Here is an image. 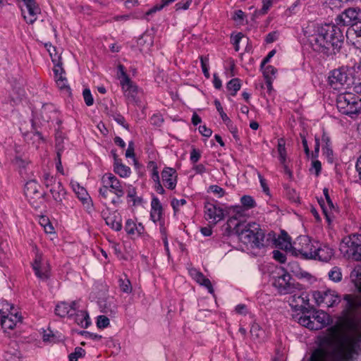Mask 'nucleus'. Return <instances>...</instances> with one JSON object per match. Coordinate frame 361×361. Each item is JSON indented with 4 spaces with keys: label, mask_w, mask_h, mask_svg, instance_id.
<instances>
[{
    "label": "nucleus",
    "mask_w": 361,
    "mask_h": 361,
    "mask_svg": "<svg viewBox=\"0 0 361 361\" xmlns=\"http://www.w3.org/2000/svg\"><path fill=\"white\" fill-rule=\"evenodd\" d=\"M337 25L342 26H350L361 23V8L359 7H350L345 9L336 18Z\"/></svg>",
    "instance_id": "6"
},
{
    "label": "nucleus",
    "mask_w": 361,
    "mask_h": 361,
    "mask_svg": "<svg viewBox=\"0 0 361 361\" xmlns=\"http://www.w3.org/2000/svg\"><path fill=\"white\" fill-rule=\"evenodd\" d=\"M23 1L26 11L22 9V15L27 23L32 24L37 20V16L40 13V8L35 0H23Z\"/></svg>",
    "instance_id": "12"
},
{
    "label": "nucleus",
    "mask_w": 361,
    "mask_h": 361,
    "mask_svg": "<svg viewBox=\"0 0 361 361\" xmlns=\"http://www.w3.org/2000/svg\"><path fill=\"white\" fill-rule=\"evenodd\" d=\"M153 165V171L152 174V178L156 183L155 190L159 194H164L165 190L161 183L159 172L157 171V166L154 162H151Z\"/></svg>",
    "instance_id": "29"
},
{
    "label": "nucleus",
    "mask_w": 361,
    "mask_h": 361,
    "mask_svg": "<svg viewBox=\"0 0 361 361\" xmlns=\"http://www.w3.org/2000/svg\"><path fill=\"white\" fill-rule=\"evenodd\" d=\"M204 213L206 219L209 220L214 224H216L224 218V210L210 202L205 203Z\"/></svg>",
    "instance_id": "13"
},
{
    "label": "nucleus",
    "mask_w": 361,
    "mask_h": 361,
    "mask_svg": "<svg viewBox=\"0 0 361 361\" xmlns=\"http://www.w3.org/2000/svg\"><path fill=\"white\" fill-rule=\"evenodd\" d=\"M134 143L133 141L129 142L128 149L126 152V157L127 158H134L135 152H134Z\"/></svg>",
    "instance_id": "58"
},
{
    "label": "nucleus",
    "mask_w": 361,
    "mask_h": 361,
    "mask_svg": "<svg viewBox=\"0 0 361 361\" xmlns=\"http://www.w3.org/2000/svg\"><path fill=\"white\" fill-rule=\"evenodd\" d=\"M236 221V218H230L226 223V229H231L232 226H234L237 229L236 232L240 240L251 248L260 249L270 245L285 250L291 247L290 238L284 231H282L281 234L276 238L274 231H270L265 235L264 231L257 223H249L241 229V226Z\"/></svg>",
    "instance_id": "2"
},
{
    "label": "nucleus",
    "mask_w": 361,
    "mask_h": 361,
    "mask_svg": "<svg viewBox=\"0 0 361 361\" xmlns=\"http://www.w3.org/2000/svg\"><path fill=\"white\" fill-rule=\"evenodd\" d=\"M110 192H111V190L107 184H103V185L99 189V196L104 200L108 198Z\"/></svg>",
    "instance_id": "52"
},
{
    "label": "nucleus",
    "mask_w": 361,
    "mask_h": 361,
    "mask_svg": "<svg viewBox=\"0 0 361 361\" xmlns=\"http://www.w3.org/2000/svg\"><path fill=\"white\" fill-rule=\"evenodd\" d=\"M114 172L122 178H127L131 173L130 168L124 164H119L118 166H114Z\"/></svg>",
    "instance_id": "33"
},
{
    "label": "nucleus",
    "mask_w": 361,
    "mask_h": 361,
    "mask_svg": "<svg viewBox=\"0 0 361 361\" xmlns=\"http://www.w3.org/2000/svg\"><path fill=\"white\" fill-rule=\"evenodd\" d=\"M226 125L227 126L228 128L229 129L230 132L232 133L233 136L238 139V129L233 124V122L230 119V123L228 122H224Z\"/></svg>",
    "instance_id": "59"
},
{
    "label": "nucleus",
    "mask_w": 361,
    "mask_h": 361,
    "mask_svg": "<svg viewBox=\"0 0 361 361\" xmlns=\"http://www.w3.org/2000/svg\"><path fill=\"white\" fill-rule=\"evenodd\" d=\"M71 319H73L75 323L85 329L87 328L91 324L88 313L84 310H79L78 306L77 311Z\"/></svg>",
    "instance_id": "22"
},
{
    "label": "nucleus",
    "mask_w": 361,
    "mask_h": 361,
    "mask_svg": "<svg viewBox=\"0 0 361 361\" xmlns=\"http://www.w3.org/2000/svg\"><path fill=\"white\" fill-rule=\"evenodd\" d=\"M54 76H57L61 73H64V70L62 68V63L59 61L54 67Z\"/></svg>",
    "instance_id": "63"
},
{
    "label": "nucleus",
    "mask_w": 361,
    "mask_h": 361,
    "mask_svg": "<svg viewBox=\"0 0 361 361\" xmlns=\"http://www.w3.org/2000/svg\"><path fill=\"white\" fill-rule=\"evenodd\" d=\"M214 105L216 108L217 111L219 113L220 116L224 122L230 123V118L226 115V114L224 111L223 107L221 104V102L218 99L214 100Z\"/></svg>",
    "instance_id": "45"
},
{
    "label": "nucleus",
    "mask_w": 361,
    "mask_h": 361,
    "mask_svg": "<svg viewBox=\"0 0 361 361\" xmlns=\"http://www.w3.org/2000/svg\"><path fill=\"white\" fill-rule=\"evenodd\" d=\"M323 193H324V195L326 200V204H325L324 202L322 204L320 201H319V204L322 208L323 213L326 216V218L327 219L328 221H330L331 212L334 209H335V207H334V203L329 196V190L326 188H324Z\"/></svg>",
    "instance_id": "24"
},
{
    "label": "nucleus",
    "mask_w": 361,
    "mask_h": 361,
    "mask_svg": "<svg viewBox=\"0 0 361 361\" xmlns=\"http://www.w3.org/2000/svg\"><path fill=\"white\" fill-rule=\"evenodd\" d=\"M185 204H186V200L184 199H181V200L173 199L171 201V206H172L174 212H177L180 206H183Z\"/></svg>",
    "instance_id": "56"
},
{
    "label": "nucleus",
    "mask_w": 361,
    "mask_h": 361,
    "mask_svg": "<svg viewBox=\"0 0 361 361\" xmlns=\"http://www.w3.org/2000/svg\"><path fill=\"white\" fill-rule=\"evenodd\" d=\"M105 221L108 226L116 231H119L122 228V224L121 220H117L115 216H107L105 219Z\"/></svg>",
    "instance_id": "34"
},
{
    "label": "nucleus",
    "mask_w": 361,
    "mask_h": 361,
    "mask_svg": "<svg viewBox=\"0 0 361 361\" xmlns=\"http://www.w3.org/2000/svg\"><path fill=\"white\" fill-rule=\"evenodd\" d=\"M314 251L315 255H314L312 259H318L322 262H329L334 254V250L326 245H321L319 247L315 246Z\"/></svg>",
    "instance_id": "17"
},
{
    "label": "nucleus",
    "mask_w": 361,
    "mask_h": 361,
    "mask_svg": "<svg viewBox=\"0 0 361 361\" xmlns=\"http://www.w3.org/2000/svg\"><path fill=\"white\" fill-rule=\"evenodd\" d=\"M63 340V336L61 335H56L51 331H49L48 333L44 332L43 335V341L44 342H50V343H58Z\"/></svg>",
    "instance_id": "35"
},
{
    "label": "nucleus",
    "mask_w": 361,
    "mask_h": 361,
    "mask_svg": "<svg viewBox=\"0 0 361 361\" xmlns=\"http://www.w3.org/2000/svg\"><path fill=\"white\" fill-rule=\"evenodd\" d=\"M118 283L119 287L123 293H129L132 291L130 281L128 279H120Z\"/></svg>",
    "instance_id": "42"
},
{
    "label": "nucleus",
    "mask_w": 361,
    "mask_h": 361,
    "mask_svg": "<svg viewBox=\"0 0 361 361\" xmlns=\"http://www.w3.org/2000/svg\"><path fill=\"white\" fill-rule=\"evenodd\" d=\"M272 253L274 259L278 261L279 262L284 263L286 262V256L282 252L279 250H274Z\"/></svg>",
    "instance_id": "53"
},
{
    "label": "nucleus",
    "mask_w": 361,
    "mask_h": 361,
    "mask_svg": "<svg viewBox=\"0 0 361 361\" xmlns=\"http://www.w3.org/2000/svg\"><path fill=\"white\" fill-rule=\"evenodd\" d=\"M151 219L154 222L160 221L162 216V206L157 197H154L151 202Z\"/></svg>",
    "instance_id": "23"
},
{
    "label": "nucleus",
    "mask_w": 361,
    "mask_h": 361,
    "mask_svg": "<svg viewBox=\"0 0 361 361\" xmlns=\"http://www.w3.org/2000/svg\"><path fill=\"white\" fill-rule=\"evenodd\" d=\"M336 106L342 114L356 118L361 114V98L350 92L341 94L336 99Z\"/></svg>",
    "instance_id": "4"
},
{
    "label": "nucleus",
    "mask_w": 361,
    "mask_h": 361,
    "mask_svg": "<svg viewBox=\"0 0 361 361\" xmlns=\"http://www.w3.org/2000/svg\"><path fill=\"white\" fill-rule=\"evenodd\" d=\"M240 80L237 78L231 79L226 85L228 90L231 92L232 96L236 94L237 92L240 89Z\"/></svg>",
    "instance_id": "31"
},
{
    "label": "nucleus",
    "mask_w": 361,
    "mask_h": 361,
    "mask_svg": "<svg viewBox=\"0 0 361 361\" xmlns=\"http://www.w3.org/2000/svg\"><path fill=\"white\" fill-rule=\"evenodd\" d=\"M56 157H59V154H60V157H61V154L63 151V140L60 137L56 138Z\"/></svg>",
    "instance_id": "57"
},
{
    "label": "nucleus",
    "mask_w": 361,
    "mask_h": 361,
    "mask_svg": "<svg viewBox=\"0 0 361 361\" xmlns=\"http://www.w3.org/2000/svg\"><path fill=\"white\" fill-rule=\"evenodd\" d=\"M343 39L340 27L334 24H324L317 28L310 38V43L314 51L331 56L340 51Z\"/></svg>",
    "instance_id": "3"
},
{
    "label": "nucleus",
    "mask_w": 361,
    "mask_h": 361,
    "mask_svg": "<svg viewBox=\"0 0 361 361\" xmlns=\"http://www.w3.org/2000/svg\"><path fill=\"white\" fill-rule=\"evenodd\" d=\"M190 276L201 286H204L210 293H214V288L209 279L206 278L203 274L195 269L190 270Z\"/></svg>",
    "instance_id": "20"
},
{
    "label": "nucleus",
    "mask_w": 361,
    "mask_h": 361,
    "mask_svg": "<svg viewBox=\"0 0 361 361\" xmlns=\"http://www.w3.org/2000/svg\"><path fill=\"white\" fill-rule=\"evenodd\" d=\"M199 131L204 137H210L212 133V130L207 128L206 126H200L199 127Z\"/></svg>",
    "instance_id": "62"
},
{
    "label": "nucleus",
    "mask_w": 361,
    "mask_h": 361,
    "mask_svg": "<svg viewBox=\"0 0 361 361\" xmlns=\"http://www.w3.org/2000/svg\"><path fill=\"white\" fill-rule=\"evenodd\" d=\"M298 293L295 291L289 298L290 305L295 311H300L302 313L307 312V306H309V295L306 292H302L298 288Z\"/></svg>",
    "instance_id": "11"
},
{
    "label": "nucleus",
    "mask_w": 361,
    "mask_h": 361,
    "mask_svg": "<svg viewBox=\"0 0 361 361\" xmlns=\"http://www.w3.org/2000/svg\"><path fill=\"white\" fill-rule=\"evenodd\" d=\"M50 192L54 200L57 202H61L66 195L65 189L60 181H58L50 188Z\"/></svg>",
    "instance_id": "27"
},
{
    "label": "nucleus",
    "mask_w": 361,
    "mask_h": 361,
    "mask_svg": "<svg viewBox=\"0 0 361 361\" xmlns=\"http://www.w3.org/2000/svg\"><path fill=\"white\" fill-rule=\"evenodd\" d=\"M299 323L311 330H318V327L315 326V322L312 320L310 317H301L299 319Z\"/></svg>",
    "instance_id": "37"
},
{
    "label": "nucleus",
    "mask_w": 361,
    "mask_h": 361,
    "mask_svg": "<svg viewBox=\"0 0 361 361\" xmlns=\"http://www.w3.org/2000/svg\"><path fill=\"white\" fill-rule=\"evenodd\" d=\"M354 69L342 66L329 73V83L334 89H339L345 85L349 87L354 84Z\"/></svg>",
    "instance_id": "5"
},
{
    "label": "nucleus",
    "mask_w": 361,
    "mask_h": 361,
    "mask_svg": "<svg viewBox=\"0 0 361 361\" xmlns=\"http://www.w3.org/2000/svg\"><path fill=\"white\" fill-rule=\"evenodd\" d=\"M273 0H262V6L261 9L256 10L253 13V18H259L267 13L270 8L272 6Z\"/></svg>",
    "instance_id": "30"
},
{
    "label": "nucleus",
    "mask_w": 361,
    "mask_h": 361,
    "mask_svg": "<svg viewBox=\"0 0 361 361\" xmlns=\"http://www.w3.org/2000/svg\"><path fill=\"white\" fill-rule=\"evenodd\" d=\"M241 204L247 209L254 208L256 206V202L252 197L250 195H244L240 199Z\"/></svg>",
    "instance_id": "41"
},
{
    "label": "nucleus",
    "mask_w": 361,
    "mask_h": 361,
    "mask_svg": "<svg viewBox=\"0 0 361 361\" xmlns=\"http://www.w3.org/2000/svg\"><path fill=\"white\" fill-rule=\"evenodd\" d=\"M315 246L309 237L302 235L297 238L293 250L295 255H300L304 259H312L314 255Z\"/></svg>",
    "instance_id": "9"
},
{
    "label": "nucleus",
    "mask_w": 361,
    "mask_h": 361,
    "mask_svg": "<svg viewBox=\"0 0 361 361\" xmlns=\"http://www.w3.org/2000/svg\"><path fill=\"white\" fill-rule=\"evenodd\" d=\"M360 295L345 294V305L341 312L348 333L341 338L339 345L333 350L331 361H353V355L361 352V271L353 279ZM327 351L322 348L314 349L310 361H328Z\"/></svg>",
    "instance_id": "1"
},
{
    "label": "nucleus",
    "mask_w": 361,
    "mask_h": 361,
    "mask_svg": "<svg viewBox=\"0 0 361 361\" xmlns=\"http://www.w3.org/2000/svg\"><path fill=\"white\" fill-rule=\"evenodd\" d=\"M348 34H353L355 35L356 42L359 44H361V22L353 27H349L347 31Z\"/></svg>",
    "instance_id": "36"
},
{
    "label": "nucleus",
    "mask_w": 361,
    "mask_h": 361,
    "mask_svg": "<svg viewBox=\"0 0 361 361\" xmlns=\"http://www.w3.org/2000/svg\"><path fill=\"white\" fill-rule=\"evenodd\" d=\"M209 190L213 192L214 194L218 195L219 197H223L225 194L224 190L216 185H210L209 188Z\"/></svg>",
    "instance_id": "54"
},
{
    "label": "nucleus",
    "mask_w": 361,
    "mask_h": 361,
    "mask_svg": "<svg viewBox=\"0 0 361 361\" xmlns=\"http://www.w3.org/2000/svg\"><path fill=\"white\" fill-rule=\"evenodd\" d=\"M39 185L34 180H31L26 183L25 185V192L27 197H40L42 194L39 191Z\"/></svg>",
    "instance_id": "26"
},
{
    "label": "nucleus",
    "mask_w": 361,
    "mask_h": 361,
    "mask_svg": "<svg viewBox=\"0 0 361 361\" xmlns=\"http://www.w3.org/2000/svg\"><path fill=\"white\" fill-rule=\"evenodd\" d=\"M63 73H61L57 76H54L56 85L61 90H66L69 91L70 87L67 85V79L63 75Z\"/></svg>",
    "instance_id": "40"
},
{
    "label": "nucleus",
    "mask_w": 361,
    "mask_h": 361,
    "mask_svg": "<svg viewBox=\"0 0 361 361\" xmlns=\"http://www.w3.org/2000/svg\"><path fill=\"white\" fill-rule=\"evenodd\" d=\"M137 228V224L132 219H128L126 222L125 230L126 233L129 235H134L136 233L135 228Z\"/></svg>",
    "instance_id": "46"
},
{
    "label": "nucleus",
    "mask_w": 361,
    "mask_h": 361,
    "mask_svg": "<svg viewBox=\"0 0 361 361\" xmlns=\"http://www.w3.org/2000/svg\"><path fill=\"white\" fill-rule=\"evenodd\" d=\"M312 169H314L315 171V174L317 176H318L319 175V173H321V171H322V164L318 160H314L312 161V168L310 170Z\"/></svg>",
    "instance_id": "60"
},
{
    "label": "nucleus",
    "mask_w": 361,
    "mask_h": 361,
    "mask_svg": "<svg viewBox=\"0 0 361 361\" xmlns=\"http://www.w3.org/2000/svg\"><path fill=\"white\" fill-rule=\"evenodd\" d=\"M101 181L102 184H107L109 186L111 192L116 195V198L113 199L111 200V203L115 206L121 202V197H122L125 194L122 182H121L114 174L111 173H107L103 175Z\"/></svg>",
    "instance_id": "8"
},
{
    "label": "nucleus",
    "mask_w": 361,
    "mask_h": 361,
    "mask_svg": "<svg viewBox=\"0 0 361 361\" xmlns=\"http://www.w3.org/2000/svg\"><path fill=\"white\" fill-rule=\"evenodd\" d=\"M329 279L334 282H339L342 279V273L341 269L334 267L329 272Z\"/></svg>",
    "instance_id": "39"
},
{
    "label": "nucleus",
    "mask_w": 361,
    "mask_h": 361,
    "mask_svg": "<svg viewBox=\"0 0 361 361\" xmlns=\"http://www.w3.org/2000/svg\"><path fill=\"white\" fill-rule=\"evenodd\" d=\"M17 322H21V316L18 312H11L10 314H4L1 317V324L3 328L13 329Z\"/></svg>",
    "instance_id": "19"
},
{
    "label": "nucleus",
    "mask_w": 361,
    "mask_h": 361,
    "mask_svg": "<svg viewBox=\"0 0 361 361\" xmlns=\"http://www.w3.org/2000/svg\"><path fill=\"white\" fill-rule=\"evenodd\" d=\"M85 355V350L80 347L75 348L73 353L68 355L69 361H78V358L82 357Z\"/></svg>",
    "instance_id": "43"
},
{
    "label": "nucleus",
    "mask_w": 361,
    "mask_h": 361,
    "mask_svg": "<svg viewBox=\"0 0 361 361\" xmlns=\"http://www.w3.org/2000/svg\"><path fill=\"white\" fill-rule=\"evenodd\" d=\"M82 95L86 105L92 106L94 103V99L90 90L89 89H85L83 90Z\"/></svg>",
    "instance_id": "49"
},
{
    "label": "nucleus",
    "mask_w": 361,
    "mask_h": 361,
    "mask_svg": "<svg viewBox=\"0 0 361 361\" xmlns=\"http://www.w3.org/2000/svg\"><path fill=\"white\" fill-rule=\"evenodd\" d=\"M283 271V274L274 279L273 285L281 294H292L300 284L291 282V276L288 272Z\"/></svg>",
    "instance_id": "10"
},
{
    "label": "nucleus",
    "mask_w": 361,
    "mask_h": 361,
    "mask_svg": "<svg viewBox=\"0 0 361 361\" xmlns=\"http://www.w3.org/2000/svg\"><path fill=\"white\" fill-rule=\"evenodd\" d=\"M278 38V32L276 31L269 32L267 36L265 41L267 43H272L275 42Z\"/></svg>",
    "instance_id": "61"
},
{
    "label": "nucleus",
    "mask_w": 361,
    "mask_h": 361,
    "mask_svg": "<svg viewBox=\"0 0 361 361\" xmlns=\"http://www.w3.org/2000/svg\"><path fill=\"white\" fill-rule=\"evenodd\" d=\"M200 59L201 66H202V69L204 75L207 78H209L210 75L209 73V59H208V57L203 56H201L200 57Z\"/></svg>",
    "instance_id": "44"
},
{
    "label": "nucleus",
    "mask_w": 361,
    "mask_h": 361,
    "mask_svg": "<svg viewBox=\"0 0 361 361\" xmlns=\"http://www.w3.org/2000/svg\"><path fill=\"white\" fill-rule=\"evenodd\" d=\"M278 152L279 155L286 154V150L285 147V142L283 139L279 140L278 142Z\"/></svg>",
    "instance_id": "64"
},
{
    "label": "nucleus",
    "mask_w": 361,
    "mask_h": 361,
    "mask_svg": "<svg viewBox=\"0 0 361 361\" xmlns=\"http://www.w3.org/2000/svg\"><path fill=\"white\" fill-rule=\"evenodd\" d=\"M201 157V152L199 149H196L195 147H192V150L190 152V161L192 163H197Z\"/></svg>",
    "instance_id": "51"
},
{
    "label": "nucleus",
    "mask_w": 361,
    "mask_h": 361,
    "mask_svg": "<svg viewBox=\"0 0 361 361\" xmlns=\"http://www.w3.org/2000/svg\"><path fill=\"white\" fill-rule=\"evenodd\" d=\"M109 319L104 315H100L97 317V326L99 329H104L109 325Z\"/></svg>",
    "instance_id": "48"
},
{
    "label": "nucleus",
    "mask_w": 361,
    "mask_h": 361,
    "mask_svg": "<svg viewBox=\"0 0 361 361\" xmlns=\"http://www.w3.org/2000/svg\"><path fill=\"white\" fill-rule=\"evenodd\" d=\"M58 181H56V178L50 174L46 173L43 176V183L45 185L47 188H51L53 185H54L56 183H57Z\"/></svg>",
    "instance_id": "47"
},
{
    "label": "nucleus",
    "mask_w": 361,
    "mask_h": 361,
    "mask_svg": "<svg viewBox=\"0 0 361 361\" xmlns=\"http://www.w3.org/2000/svg\"><path fill=\"white\" fill-rule=\"evenodd\" d=\"M32 269L35 275L41 279H47L48 278L47 269L44 264L42 262V257L37 255L34 262L32 263Z\"/></svg>",
    "instance_id": "21"
},
{
    "label": "nucleus",
    "mask_w": 361,
    "mask_h": 361,
    "mask_svg": "<svg viewBox=\"0 0 361 361\" xmlns=\"http://www.w3.org/2000/svg\"><path fill=\"white\" fill-rule=\"evenodd\" d=\"M163 185L169 190H173L177 183V175L174 169L166 167L161 172Z\"/></svg>",
    "instance_id": "16"
},
{
    "label": "nucleus",
    "mask_w": 361,
    "mask_h": 361,
    "mask_svg": "<svg viewBox=\"0 0 361 361\" xmlns=\"http://www.w3.org/2000/svg\"><path fill=\"white\" fill-rule=\"evenodd\" d=\"M18 312L12 304H10L6 300H2L0 303V315L3 317L4 314H10L11 312Z\"/></svg>",
    "instance_id": "32"
},
{
    "label": "nucleus",
    "mask_w": 361,
    "mask_h": 361,
    "mask_svg": "<svg viewBox=\"0 0 361 361\" xmlns=\"http://www.w3.org/2000/svg\"><path fill=\"white\" fill-rule=\"evenodd\" d=\"M250 332L252 338L256 342L262 343L267 339L265 331L257 323L252 324Z\"/></svg>",
    "instance_id": "25"
},
{
    "label": "nucleus",
    "mask_w": 361,
    "mask_h": 361,
    "mask_svg": "<svg viewBox=\"0 0 361 361\" xmlns=\"http://www.w3.org/2000/svg\"><path fill=\"white\" fill-rule=\"evenodd\" d=\"M4 357L6 361H20V353L15 349L7 350L5 352Z\"/></svg>",
    "instance_id": "38"
},
{
    "label": "nucleus",
    "mask_w": 361,
    "mask_h": 361,
    "mask_svg": "<svg viewBox=\"0 0 361 361\" xmlns=\"http://www.w3.org/2000/svg\"><path fill=\"white\" fill-rule=\"evenodd\" d=\"M121 85L124 92L125 96L131 102L135 101L137 94V87L133 83L130 78H126L125 80H121Z\"/></svg>",
    "instance_id": "18"
},
{
    "label": "nucleus",
    "mask_w": 361,
    "mask_h": 361,
    "mask_svg": "<svg viewBox=\"0 0 361 361\" xmlns=\"http://www.w3.org/2000/svg\"><path fill=\"white\" fill-rule=\"evenodd\" d=\"M77 302L73 301L71 304L66 302H61L57 304L55 308V313L61 317H68L72 318L77 311Z\"/></svg>",
    "instance_id": "15"
},
{
    "label": "nucleus",
    "mask_w": 361,
    "mask_h": 361,
    "mask_svg": "<svg viewBox=\"0 0 361 361\" xmlns=\"http://www.w3.org/2000/svg\"><path fill=\"white\" fill-rule=\"evenodd\" d=\"M192 3V0H182L181 1L177 3L176 4V9L180 10V9H184L186 10L189 8L190 5Z\"/></svg>",
    "instance_id": "55"
},
{
    "label": "nucleus",
    "mask_w": 361,
    "mask_h": 361,
    "mask_svg": "<svg viewBox=\"0 0 361 361\" xmlns=\"http://www.w3.org/2000/svg\"><path fill=\"white\" fill-rule=\"evenodd\" d=\"M313 297L317 305L323 307H332L338 305L341 302L340 295L332 290L315 291Z\"/></svg>",
    "instance_id": "7"
},
{
    "label": "nucleus",
    "mask_w": 361,
    "mask_h": 361,
    "mask_svg": "<svg viewBox=\"0 0 361 361\" xmlns=\"http://www.w3.org/2000/svg\"><path fill=\"white\" fill-rule=\"evenodd\" d=\"M347 252L355 260H361V234H353L350 238Z\"/></svg>",
    "instance_id": "14"
},
{
    "label": "nucleus",
    "mask_w": 361,
    "mask_h": 361,
    "mask_svg": "<svg viewBox=\"0 0 361 361\" xmlns=\"http://www.w3.org/2000/svg\"><path fill=\"white\" fill-rule=\"evenodd\" d=\"M329 316L324 312H317L316 315L313 317V321L315 322V326L319 329H322L329 323Z\"/></svg>",
    "instance_id": "28"
},
{
    "label": "nucleus",
    "mask_w": 361,
    "mask_h": 361,
    "mask_svg": "<svg viewBox=\"0 0 361 361\" xmlns=\"http://www.w3.org/2000/svg\"><path fill=\"white\" fill-rule=\"evenodd\" d=\"M277 72V69L272 66H267L263 68V75L265 78H271Z\"/></svg>",
    "instance_id": "50"
}]
</instances>
